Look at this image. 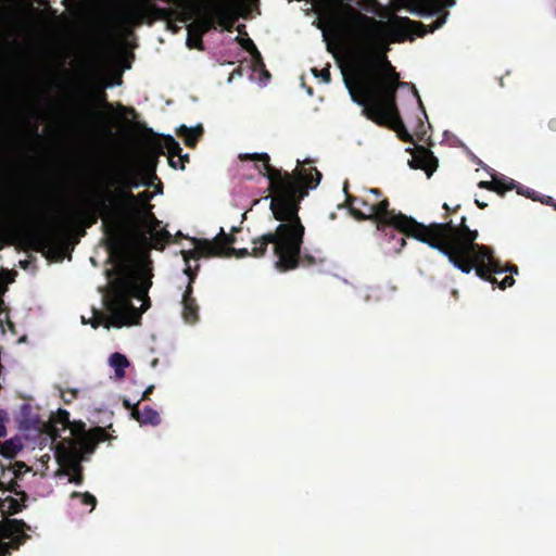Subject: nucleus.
<instances>
[{"mask_svg":"<svg viewBox=\"0 0 556 556\" xmlns=\"http://www.w3.org/2000/svg\"><path fill=\"white\" fill-rule=\"evenodd\" d=\"M242 160L262 162V165H256V168L269 180V187L274 192L269 207L274 218L280 224L274 232L254 238L251 251L247 248H233L232 244L237 242V238L227 235L220 228L215 237L216 251L220 252L216 257L258 258L263 257L268 245L273 244L274 254L277 256L276 268L279 271L293 270L298 265L295 256L303 235V224L299 216L300 203L308 194L309 189H315L319 185L323 175L316 167L295 168L292 174L274 168L269 164L270 159L267 153L245 154Z\"/></svg>","mask_w":556,"mask_h":556,"instance_id":"nucleus-1","label":"nucleus"},{"mask_svg":"<svg viewBox=\"0 0 556 556\" xmlns=\"http://www.w3.org/2000/svg\"><path fill=\"white\" fill-rule=\"evenodd\" d=\"M369 48L365 46L359 51L356 64L363 114L377 125L393 129L403 142L414 143L396 105L397 89L408 84L400 80L387 56L375 58Z\"/></svg>","mask_w":556,"mask_h":556,"instance_id":"nucleus-2","label":"nucleus"},{"mask_svg":"<svg viewBox=\"0 0 556 556\" xmlns=\"http://www.w3.org/2000/svg\"><path fill=\"white\" fill-rule=\"evenodd\" d=\"M108 206V199L97 198L89 201L87 206H79L70 216V222L76 227L90 228L102 219V230L106 238V249L111 256L122 260L130 241L148 243L151 233L160 227V220L151 211L131 208L134 215L113 214Z\"/></svg>","mask_w":556,"mask_h":556,"instance_id":"nucleus-3","label":"nucleus"},{"mask_svg":"<svg viewBox=\"0 0 556 556\" xmlns=\"http://www.w3.org/2000/svg\"><path fill=\"white\" fill-rule=\"evenodd\" d=\"M116 275L110 283V294L106 301V308L110 312L105 314L92 309L93 316L87 321L83 318V324H90L93 329L101 325L105 328L111 326L122 328L123 326L138 325L141 315L150 307L151 302L148 295L152 286L150 279H142L141 275L136 276L125 271L109 270L108 276Z\"/></svg>","mask_w":556,"mask_h":556,"instance_id":"nucleus-4","label":"nucleus"},{"mask_svg":"<svg viewBox=\"0 0 556 556\" xmlns=\"http://www.w3.org/2000/svg\"><path fill=\"white\" fill-rule=\"evenodd\" d=\"M478 236L477 230L467 226L466 216H462L450 263L464 274L475 270L480 279L501 290L514 286L513 274H518V267L515 264L503 266L492 248L476 242Z\"/></svg>","mask_w":556,"mask_h":556,"instance_id":"nucleus-5","label":"nucleus"},{"mask_svg":"<svg viewBox=\"0 0 556 556\" xmlns=\"http://www.w3.org/2000/svg\"><path fill=\"white\" fill-rule=\"evenodd\" d=\"M340 12H331L327 17L319 21L318 28L324 29L323 25L326 23L327 26L334 30H342L345 26L350 29L351 34L355 39V48L352 53L353 67L356 76L355 90L351 89L350 84H346L348 89L354 100L361 104V94L358 91V72H357V55L359 51L366 46L370 45L369 51L375 58L387 56V43L383 30L387 28V24L378 21L371 16H368L351 4L343 1L339 2Z\"/></svg>","mask_w":556,"mask_h":556,"instance_id":"nucleus-6","label":"nucleus"},{"mask_svg":"<svg viewBox=\"0 0 556 556\" xmlns=\"http://www.w3.org/2000/svg\"><path fill=\"white\" fill-rule=\"evenodd\" d=\"M340 12H331L327 17L319 21L318 28L324 29L323 25L326 23L327 26L334 30H342L345 26L350 29L351 34L355 39V48L352 53L353 67L356 76L355 90L351 89L350 84H346L348 89L354 100L361 104V94L358 91V72H357V55L359 51L366 46L370 45L369 51L375 58L387 56V43L383 30L387 28V24L378 21L371 16H368L351 4L343 1L339 2Z\"/></svg>","mask_w":556,"mask_h":556,"instance_id":"nucleus-7","label":"nucleus"},{"mask_svg":"<svg viewBox=\"0 0 556 556\" xmlns=\"http://www.w3.org/2000/svg\"><path fill=\"white\" fill-rule=\"evenodd\" d=\"M416 226L409 224L403 228L390 225L386 229H377V231L383 237L389 252L400 253L406 245L405 237H409L438 250L451 262L459 223L455 225L450 219L444 223H431L430 225H424L416 220Z\"/></svg>","mask_w":556,"mask_h":556,"instance_id":"nucleus-8","label":"nucleus"},{"mask_svg":"<svg viewBox=\"0 0 556 556\" xmlns=\"http://www.w3.org/2000/svg\"><path fill=\"white\" fill-rule=\"evenodd\" d=\"M346 194L345 204L351 215L357 220H371L376 229H386L390 225L405 227L409 224L416 226V219L401 212L390 210L389 199L383 197L380 189L366 190L364 195L355 197L348 192V182L344 184Z\"/></svg>","mask_w":556,"mask_h":556,"instance_id":"nucleus-9","label":"nucleus"},{"mask_svg":"<svg viewBox=\"0 0 556 556\" xmlns=\"http://www.w3.org/2000/svg\"><path fill=\"white\" fill-rule=\"evenodd\" d=\"M141 185L150 186L151 182H142L139 179V174L132 168H121L111 177L104 192L87 198L81 206H87L92 199L104 198L108 199L109 211H113V214L134 215L131 208L137 206L138 197L131 190L139 188Z\"/></svg>","mask_w":556,"mask_h":556,"instance_id":"nucleus-10","label":"nucleus"},{"mask_svg":"<svg viewBox=\"0 0 556 556\" xmlns=\"http://www.w3.org/2000/svg\"><path fill=\"white\" fill-rule=\"evenodd\" d=\"M455 1L456 0H422V4L429 14L441 15L429 28L421 22L413 21L408 17L395 16L391 24L393 34L392 41L402 42L406 39L413 40L414 36L422 37L428 33L439 29L445 23L448 15V13L444 11V8L454 5Z\"/></svg>","mask_w":556,"mask_h":556,"instance_id":"nucleus-11","label":"nucleus"},{"mask_svg":"<svg viewBox=\"0 0 556 556\" xmlns=\"http://www.w3.org/2000/svg\"><path fill=\"white\" fill-rule=\"evenodd\" d=\"M68 428L73 439L67 440L66 447L79 448L80 453H93L99 443L110 439V434L104 428L98 426L86 430V424L80 420L71 421Z\"/></svg>","mask_w":556,"mask_h":556,"instance_id":"nucleus-12","label":"nucleus"},{"mask_svg":"<svg viewBox=\"0 0 556 556\" xmlns=\"http://www.w3.org/2000/svg\"><path fill=\"white\" fill-rule=\"evenodd\" d=\"M76 447H64L59 445L56 448V456L59 463L65 467V471L70 475L68 481L77 485L84 482V472L81 462L86 453H80Z\"/></svg>","mask_w":556,"mask_h":556,"instance_id":"nucleus-13","label":"nucleus"},{"mask_svg":"<svg viewBox=\"0 0 556 556\" xmlns=\"http://www.w3.org/2000/svg\"><path fill=\"white\" fill-rule=\"evenodd\" d=\"M55 228L51 226L28 227L22 232L23 242L35 251L49 248L54 239Z\"/></svg>","mask_w":556,"mask_h":556,"instance_id":"nucleus-14","label":"nucleus"},{"mask_svg":"<svg viewBox=\"0 0 556 556\" xmlns=\"http://www.w3.org/2000/svg\"><path fill=\"white\" fill-rule=\"evenodd\" d=\"M199 269V265H197L195 270L188 266L185 268V274L189 277V282L185 289L182 295V318L188 324H194L199 320V305L197 300L193 298V287L192 283L197 277V270Z\"/></svg>","mask_w":556,"mask_h":556,"instance_id":"nucleus-15","label":"nucleus"},{"mask_svg":"<svg viewBox=\"0 0 556 556\" xmlns=\"http://www.w3.org/2000/svg\"><path fill=\"white\" fill-rule=\"evenodd\" d=\"M154 9L161 16L168 14L167 9H161L152 5L149 1H140L129 7L119 8L115 17L124 23H141L148 9Z\"/></svg>","mask_w":556,"mask_h":556,"instance_id":"nucleus-16","label":"nucleus"},{"mask_svg":"<svg viewBox=\"0 0 556 556\" xmlns=\"http://www.w3.org/2000/svg\"><path fill=\"white\" fill-rule=\"evenodd\" d=\"M191 241L193 242L194 248L181 251L186 268H188V266L190 267L189 262L191 258L199 260L200 257H216V255L220 254V252L216 251L215 238L213 240L192 238Z\"/></svg>","mask_w":556,"mask_h":556,"instance_id":"nucleus-17","label":"nucleus"},{"mask_svg":"<svg viewBox=\"0 0 556 556\" xmlns=\"http://www.w3.org/2000/svg\"><path fill=\"white\" fill-rule=\"evenodd\" d=\"M408 164L414 169L425 170L428 178H430L437 170L439 162L429 149L419 147L417 148V152L414 154L413 159L408 161Z\"/></svg>","mask_w":556,"mask_h":556,"instance_id":"nucleus-18","label":"nucleus"},{"mask_svg":"<svg viewBox=\"0 0 556 556\" xmlns=\"http://www.w3.org/2000/svg\"><path fill=\"white\" fill-rule=\"evenodd\" d=\"M164 150L167 151L169 166L173 167L174 169H177V163L175 157H178L182 152L179 142L176 141L175 138L169 135L164 136L162 142L159 146V153L165 154Z\"/></svg>","mask_w":556,"mask_h":556,"instance_id":"nucleus-19","label":"nucleus"},{"mask_svg":"<svg viewBox=\"0 0 556 556\" xmlns=\"http://www.w3.org/2000/svg\"><path fill=\"white\" fill-rule=\"evenodd\" d=\"M131 417L140 425L157 426L161 422L160 414L150 406L140 409L138 406L134 407Z\"/></svg>","mask_w":556,"mask_h":556,"instance_id":"nucleus-20","label":"nucleus"},{"mask_svg":"<svg viewBox=\"0 0 556 556\" xmlns=\"http://www.w3.org/2000/svg\"><path fill=\"white\" fill-rule=\"evenodd\" d=\"M203 127L202 125H198L195 127H187L186 125H181L177 129V135L181 137L185 141V144L190 148H194L200 139V137L203 135Z\"/></svg>","mask_w":556,"mask_h":556,"instance_id":"nucleus-21","label":"nucleus"},{"mask_svg":"<svg viewBox=\"0 0 556 556\" xmlns=\"http://www.w3.org/2000/svg\"><path fill=\"white\" fill-rule=\"evenodd\" d=\"M236 40L252 55L255 66L265 67L263 58L251 38H241L238 36Z\"/></svg>","mask_w":556,"mask_h":556,"instance_id":"nucleus-22","label":"nucleus"},{"mask_svg":"<svg viewBox=\"0 0 556 556\" xmlns=\"http://www.w3.org/2000/svg\"><path fill=\"white\" fill-rule=\"evenodd\" d=\"M172 239V235L165 228L157 229L154 233H151L147 244H150L154 249H163L165 243H168Z\"/></svg>","mask_w":556,"mask_h":556,"instance_id":"nucleus-23","label":"nucleus"},{"mask_svg":"<svg viewBox=\"0 0 556 556\" xmlns=\"http://www.w3.org/2000/svg\"><path fill=\"white\" fill-rule=\"evenodd\" d=\"M110 364L114 368L117 378H123L125 376V369L129 366L127 357L117 352L111 355Z\"/></svg>","mask_w":556,"mask_h":556,"instance_id":"nucleus-24","label":"nucleus"},{"mask_svg":"<svg viewBox=\"0 0 556 556\" xmlns=\"http://www.w3.org/2000/svg\"><path fill=\"white\" fill-rule=\"evenodd\" d=\"M304 235H305V227L303 226V235L301 237V242L299 243V251L296 253L298 255L295 256L298 265L293 269H296L300 265L312 266V265L317 264L315 256H313L312 254L306 253V252L302 253Z\"/></svg>","mask_w":556,"mask_h":556,"instance_id":"nucleus-25","label":"nucleus"},{"mask_svg":"<svg viewBox=\"0 0 556 556\" xmlns=\"http://www.w3.org/2000/svg\"><path fill=\"white\" fill-rule=\"evenodd\" d=\"M22 450V444L17 440H7L0 444V454L5 458H14Z\"/></svg>","mask_w":556,"mask_h":556,"instance_id":"nucleus-26","label":"nucleus"},{"mask_svg":"<svg viewBox=\"0 0 556 556\" xmlns=\"http://www.w3.org/2000/svg\"><path fill=\"white\" fill-rule=\"evenodd\" d=\"M515 187L516 181L514 179H509L505 176L496 177V187L494 189V192H496L500 195H504L507 191L515 189Z\"/></svg>","mask_w":556,"mask_h":556,"instance_id":"nucleus-27","label":"nucleus"},{"mask_svg":"<svg viewBox=\"0 0 556 556\" xmlns=\"http://www.w3.org/2000/svg\"><path fill=\"white\" fill-rule=\"evenodd\" d=\"M515 189L517 190L518 194L525 195L534 201H541L542 203H546V204H549L551 201H553L552 197H546V199H541V198H539L538 193L534 190H530L529 188H526V187L517 185V184H516Z\"/></svg>","mask_w":556,"mask_h":556,"instance_id":"nucleus-28","label":"nucleus"},{"mask_svg":"<svg viewBox=\"0 0 556 556\" xmlns=\"http://www.w3.org/2000/svg\"><path fill=\"white\" fill-rule=\"evenodd\" d=\"M80 498V502L83 505H88L90 506V511H92L96 506H97V498L96 496H93L91 493L89 492H77V491H74L72 494H71V498Z\"/></svg>","mask_w":556,"mask_h":556,"instance_id":"nucleus-29","label":"nucleus"},{"mask_svg":"<svg viewBox=\"0 0 556 556\" xmlns=\"http://www.w3.org/2000/svg\"><path fill=\"white\" fill-rule=\"evenodd\" d=\"M8 527L12 533L15 534H23V540L27 539L28 536L24 534V531L26 529H29V526L26 525V522L22 519H9L8 520Z\"/></svg>","mask_w":556,"mask_h":556,"instance_id":"nucleus-30","label":"nucleus"},{"mask_svg":"<svg viewBox=\"0 0 556 556\" xmlns=\"http://www.w3.org/2000/svg\"><path fill=\"white\" fill-rule=\"evenodd\" d=\"M236 17L229 15L226 12H219L217 17V24L227 31H231L233 29Z\"/></svg>","mask_w":556,"mask_h":556,"instance_id":"nucleus-31","label":"nucleus"},{"mask_svg":"<svg viewBox=\"0 0 556 556\" xmlns=\"http://www.w3.org/2000/svg\"><path fill=\"white\" fill-rule=\"evenodd\" d=\"M53 422L55 425H61L62 429L65 430L71 425L70 413L66 409L59 408L55 417L53 418Z\"/></svg>","mask_w":556,"mask_h":556,"instance_id":"nucleus-32","label":"nucleus"},{"mask_svg":"<svg viewBox=\"0 0 556 556\" xmlns=\"http://www.w3.org/2000/svg\"><path fill=\"white\" fill-rule=\"evenodd\" d=\"M4 501L8 503V511L11 515L22 511L25 507V504H21L17 498L12 496H8Z\"/></svg>","mask_w":556,"mask_h":556,"instance_id":"nucleus-33","label":"nucleus"},{"mask_svg":"<svg viewBox=\"0 0 556 556\" xmlns=\"http://www.w3.org/2000/svg\"><path fill=\"white\" fill-rule=\"evenodd\" d=\"M312 73L315 77H320L321 80L326 84L330 83L331 80V74H330V66L328 65L327 67L323 68V70H317V68H312Z\"/></svg>","mask_w":556,"mask_h":556,"instance_id":"nucleus-34","label":"nucleus"},{"mask_svg":"<svg viewBox=\"0 0 556 556\" xmlns=\"http://www.w3.org/2000/svg\"><path fill=\"white\" fill-rule=\"evenodd\" d=\"M18 488H20V484L16 481L12 480L5 490L20 496L24 503L28 500V495L25 491L17 490Z\"/></svg>","mask_w":556,"mask_h":556,"instance_id":"nucleus-35","label":"nucleus"},{"mask_svg":"<svg viewBox=\"0 0 556 556\" xmlns=\"http://www.w3.org/2000/svg\"><path fill=\"white\" fill-rule=\"evenodd\" d=\"M12 469H13V473H14L15 478H21L26 471L29 470L27 465L23 462H15L13 464Z\"/></svg>","mask_w":556,"mask_h":556,"instance_id":"nucleus-36","label":"nucleus"},{"mask_svg":"<svg viewBox=\"0 0 556 556\" xmlns=\"http://www.w3.org/2000/svg\"><path fill=\"white\" fill-rule=\"evenodd\" d=\"M478 187L481 188V189H486V190H490V191H493L494 192V189L496 187V177H493L492 180H481L479 184H478Z\"/></svg>","mask_w":556,"mask_h":556,"instance_id":"nucleus-37","label":"nucleus"},{"mask_svg":"<svg viewBox=\"0 0 556 556\" xmlns=\"http://www.w3.org/2000/svg\"><path fill=\"white\" fill-rule=\"evenodd\" d=\"M189 159H190V156L188 153H186V154L180 153V155L178 156V160L176 161L177 169L184 170L185 164L189 162Z\"/></svg>","mask_w":556,"mask_h":556,"instance_id":"nucleus-38","label":"nucleus"},{"mask_svg":"<svg viewBox=\"0 0 556 556\" xmlns=\"http://www.w3.org/2000/svg\"><path fill=\"white\" fill-rule=\"evenodd\" d=\"M197 45H198L197 30H194L192 34L188 33L187 46L189 48H195L194 46H197Z\"/></svg>","mask_w":556,"mask_h":556,"instance_id":"nucleus-39","label":"nucleus"},{"mask_svg":"<svg viewBox=\"0 0 556 556\" xmlns=\"http://www.w3.org/2000/svg\"><path fill=\"white\" fill-rule=\"evenodd\" d=\"M136 197H138V203L139 202L147 203L151 200L152 194L149 191H142V192L136 194Z\"/></svg>","mask_w":556,"mask_h":556,"instance_id":"nucleus-40","label":"nucleus"},{"mask_svg":"<svg viewBox=\"0 0 556 556\" xmlns=\"http://www.w3.org/2000/svg\"><path fill=\"white\" fill-rule=\"evenodd\" d=\"M117 109H118L121 112L126 113V114H128V115H131V116H134V117L137 115L136 110H135L134 108H131V106H128V108H127V106H124L123 104H121V103H119V104H117Z\"/></svg>","mask_w":556,"mask_h":556,"instance_id":"nucleus-41","label":"nucleus"},{"mask_svg":"<svg viewBox=\"0 0 556 556\" xmlns=\"http://www.w3.org/2000/svg\"><path fill=\"white\" fill-rule=\"evenodd\" d=\"M153 391H154V386H153V384L149 386V387L144 390V392L142 393L141 400H142V401H147V400H149V399H150V395L153 393Z\"/></svg>","mask_w":556,"mask_h":556,"instance_id":"nucleus-42","label":"nucleus"},{"mask_svg":"<svg viewBox=\"0 0 556 556\" xmlns=\"http://www.w3.org/2000/svg\"><path fill=\"white\" fill-rule=\"evenodd\" d=\"M123 405H124V407H125L126 409H129V410H130V414H131V413H132L134 407L138 406V403H136V404H131L129 400L124 399V400H123Z\"/></svg>","mask_w":556,"mask_h":556,"instance_id":"nucleus-43","label":"nucleus"},{"mask_svg":"<svg viewBox=\"0 0 556 556\" xmlns=\"http://www.w3.org/2000/svg\"><path fill=\"white\" fill-rule=\"evenodd\" d=\"M7 434V428L4 425V418L0 416V438L4 437Z\"/></svg>","mask_w":556,"mask_h":556,"instance_id":"nucleus-44","label":"nucleus"},{"mask_svg":"<svg viewBox=\"0 0 556 556\" xmlns=\"http://www.w3.org/2000/svg\"><path fill=\"white\" fill-rule=\"evenodd\" d=\"M547 128H548L551 131L556 132V117H553V118H551V119L547 122Z\"/></svg>","mask_w":556,"mask_h":556,"instance_id":"nucleus-45","label":"nucleus"},{"mask_svg":"<svg viewBox=\"0 0 556 556\" xmlns=\"http://www.w3.org/2000/svg\"><path fill=\"white\" fill-rule=\"evenodd\" d=\"M459 207H460V205H459V204H457L454 208H451V206H448V205H447V203H444V204H443V208H444L447 213H450V212H456Z\"/></svg>","mask_w":556,"mask_h":556,"instance_id":"nucleus-46","label":"nucleus"},{"mask_svg":"<svg viewBox=\"0 0 556 556\" xmlns=\"http://www.w3.org/2000/svg\"><path fill=\"white\" fill-rule=\"evenodd\" d=\"M412 88H413V91H414L415 96H416V97H417V99H418V103H419L420 108H421V109H422V111L425 112V109H424L422 102H421V100H420V97H419V94H418V91H417L416 87H415L414 85H412Z\"/></svg>","mask_w":556,"mask_h":556,"instance_id":"nucleus-47","label":"nucleus"},{"mask_svg":"<svg viewBox=\"0 0 556 556\" xmlns=\"http://www.w3.org/2000/svg\"><path fill=\"white\" fill-rule=\"evenodd\" d=\"M475 203L477 204V206L479 208H485L488 206V204L483 201H479L478 199L475 200Z\"/></svg>","mask_w":556,"mask_h":556,"instance_id":"nucleus-48","label":"nucleus"},{"mask_svg":"<svg viewBox=\"0 0 556 556\" xmlns=\"http://www.w3.org/2000/svg\"><path fill=\"white\" fill-rule=\"evenodd\" d=\"M239 231H241V227H236V226H233V227H231V229H230V233H229V235L235 236V233H236V232H239Z\"/></svg>","mask_w":556,"mask_h":556,"instance_id":"nucleus-49","label":"nucleus"},{"mask_svg":"<svg viewBox=\"0 0 556 556\" xmlns=\"http://www.w3.org/2000/svg\"><path fill=\"white\" fill-rule=\"evenodd\" d=\"M452 295L457 299L458 298V290L454 289L452 290Z\"/></svg>","mask_w":556,"mask_h":556,"instance_id":"nucleus-50","label":"nucleus"},{"mask_svg":"<svg viewBox=\"0 0 556 556\" xmlns=\"http://www.w3.org/2000/svg\"><path fill=\"white\" fill-rule=\"evenodd\" d=\"M244 27H245L244 25H240V26H238V31H239V33H242V31H243V29H244Z\"/></svg>","mask_w":556,"mask_h":556,"instance_id":"nucleus-51","label":"nucleus"},{"mask_svg":"<svg viewBox=\"0 0 556 556\" xmlns=\"http://www.w3.org/2000/svg\"><path fill=\"white\" fill-rule=\"evenodd\" d=\"M150 172H151L152 176H153L154 178H156V176H155V174H154V172H155L154 166H153V167H151Z\"/></svg>","mask_w":556,"mask_h":556,"instance_id":"nucleus-52","label":"nucleus"},{"mask_svg":"<svg viewBox=\"0 0 556 556\" xmlns=\"http://www.w3.org/2000/svg\"><path fill=\"white\" fill-rule=\"evenodd\" d=\"M105 108H106L108 110H112V105H111L110 103H108V102H105Z\"/></svg>","mask_w":556,"mask_h":556,"instance_id":"nucleus-53","label":"nucleus"},{"mask_svg":"<svg viewBox=\"0 0 556 556\" xmlns=\"http://www.w3.org/2000/svg\"><path fill=\"white\" fill-rule=\"evenodd\" d=\"M264 75H265L266 77H270L269 72H268V71H266V70H264Z\"/></svg>","mask_w":556,"mask_h":556,"instance_id":"nucleus-54","label":"nucleus"},{"mask_svg":"<svg viewBox=\"0 0 556 556\" xmlns=\"http://www.w3.org/2000/svg\"><path fill=\"white\" fill-rule=\"evenodd\" d=\"M311 163H312V161H311V160H305V161H304V164H311Z\"/></svg>","mask_w":556,"mask_h":556,"instance_id":"nucleus-55","label":"nucleus"},{"mask_svg":"<svg viewBox=\"0 0 556 556\" xmlns=\"http://www.w3.org/2000/svg\"><path fill=\"white\" fill-rule=\"evenodd\" d=\"M72 393H73V396L75 397V396H76V394H77V391H76V390H74Z\"/></svg>","mask_w":556,"mask_h":556,"instance_id":"nucleus-56","label":"nucleus"},{"mask_svg":"<svg viewBox=\"0 0 556 556\" xmlns=\"http://www.w3.org/2000/svg\"><path fill=\"white\" fill-rule=\"evenodd\" d=\"M190 17H191V16L189 15V16H187V17H185V18H182V21H188Z\"/></svg>","mask_w":556,"mask_h":556,"instance_id":"nucleus-57","label":"nucleus"}]
</instances>
